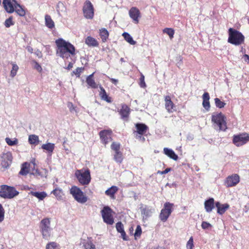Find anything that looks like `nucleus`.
Wrapping results in <instances>:
<instances>
[{
  "instance_id": "obj_1",
  "label": "nucleus",
  "mask_w": 249,
  "mask_h": 249,
  "mask_svg": "<svg viewBox=\"0 0 249 249\" xmlns=\"http://www.w3.org/2000/svg\"><path fill=\"white\" fill-rule=\"evenodd\" d=\"M57 45L56 54L63 58H68L71 54H75V48L71 44L66 41L62 38H59L55 41Z\"/></svg>"
},
{
  "instance_id": "obj_2",
  "label": "nucleus",
  "mask_w": 249,
  "mask_h": 249,
  "mask_svg": "<svg viewBox=\"0 0 249 249\" xmlns=\"http://www.w3.org/2000/svg\"><path fill=\"white\" fill-rule=\"evenodd\" d=\"M228 42L235 45H239L243 43L244 36L241 33L232 28L229 29Z\"/></svg>"
},
{
  "instance_id": "obj_3",
  "label": "nucleus",
  "mask_w": 249,
  "mask_h": 249,
  "mask_svg": "<svg viewBox=\"0 0 249 249\" xmlns=\"http://www.w3.org/2000/svg\"><path fill=\"white\" fill-rule=\"evenodd\" d=\"M75 176L80 184L88 185L91 180L90 172L89 169L77 170L75 171Z\"/></svg>"
},
{
  "instance_id": "obj_4",
  "label": "nucleus",
  "mask_w": 249,
  "mask_h": 249,
  "mask_svg": "<svg viewBox=\"0 0 249 249\" xmlns=\"http://www.w3.org/2000/svg\"><path fill=\"white\" fill-rule=\"evenodd\" d=\"M51 221L49 218L43 219L40 222V229L43 238L49 240L52 236V229L50 227Z\"/></svg>"
},
{
  "instance_id": "obj_5",
  "label": "nucleus",
  "mask_w": 249,
  "mask_h": 249,
  "mask_svg": "<svg viewBox=\"0 0 249 249\" xmlns=\"http://www.w3.org/2000/svg\"><path fill=\"white\" fill-rule=\"evenodd\" d=\"M226 119L222 113H219L213 115L212 121L214 123L215 128L217 126L219 131H225L227 129Z\"/></svg>"
},
{
  "instance_id": "obj_6",
  "label": "nucleus",
  "mask_w": 249,
  "mask_h": 249,
  "mask_svg": "<svg viewBox=\"0 0 249 249\" xmlns=\"http://www.w3.org/2000/svg\"><path fill=\"white\" fill-rule=\"evenodd\" d=\"M18 194L14 187L2 185L0 189V196L4 198L11 199Z\"/></svg>"
},
{
  "instance_id": "obj_7",
  "label": "nucleus",
  "mask_w": 249,
  "mask_h": 249,
  "mask_svg": "<svg viewBox=\"0 0 249 249\" xmlns=\"http://www.w3.org/2000/svg\"><path fill=\"white\" fill-rule=\"evenodd\" d=\"M70 193L78 202L83 204L88 200L87 196L83 191L76 186H72L70 189Z\"/></svg>"
},
{
  "instance_id": "obj_8",
  "label": "nucleus",
  "mask_w": 249,
  "mask_h": 249,
  "mask_svg": "<svg viewBox=\"0 0 249 249\" xmlns=\"http://www.w3.org/2000/svg\"><path fill=\"white\" fill-rule=\"evenodd\" d=\"M174 204L170 202L164 203L163 208L161 209L159 218L162 222H165L171 214L173 209Z\"/></svg>"
},
{
  "instance_id": "obj_9",
  "label": "nucleus",
  "mask_w": 249,
  "mask_h": 249,
  "mask_svg": "<svg viewBox=\"0 0 249 249\" xmlns=\"http://www.w3.org/2000/svg\"><path fill=\"white\" fill-rule=\"evenodd\" d=\"M13 160L12 154L10 152L0 154V166L4 169L9 168Z\"/></svg>"
},
{
  "instance_id": "obj_10",
  "label": "nucleus",
  "mask_w": 249,
  "mask_h": 249,
  "mask_svg": "<svg viewBox=\"0 0 249 249\" xmlns=\"http://www.w3.org/2000/svg\"><path fill=\"white\" fill-rule=\"evenodd\" d=\"M104 222L108 225H112L114 219L112 215V211L108 206H105L101 212Z\"/></svg>"
},
{
  "instance_id": "obj_11",
  "label": "nucleus",
  "mask_w": 249,
  "mask_h": 249,
  "mask_svg": "<svg viewBox=\"0 0 249 249\" xmlns=\"http://www.w3.org/2000/svg\"><path fill=\"white\" fill-rule=\"evenodd\" d=\"M84 16L87 19H92L94 16L93 5L89 0H86L83 7Z\"/></svg>"
},
{
  "instance_id": "obj_12",
  "label": "nucleus",
  "mask_w": 249,
  "mask_h": 249,
  "mask_svg": "<svg viewBox=\"0 0 249 249\" xmlns=\"http://www.w3.org/2000/svg\"><path fill=\"white\" fill-rule=\"evenodd\" d=\"M249 141V136L247 133H242L235 135L233 138V142L237 146L245 144Z\"/></svg>"
},
{
  "instance_id": "obj_13",
  "label": "nucleus",
  "mask_w": 249,
  "mask_h": 249,
  "mask_svg": "<svg viewBox=\"0 0 249 249\" xmlns=\"http://www.w3.org/2000/svg\"><path fill=\"white\" fill-rule=\"evenodd\" d=\"M240 181L239 176L237 174H234L227 178L225 185L227 187L235 186Z\"/></svg>"
},
{
  "instance_id": "obj_14",
  "label": "nucleus",
  "mask_w": 249,
  "mask_h": 249,
  "mask_svg": "<svg viewBox=\"0 0 249 249\" xmlns=\"http://www.w3.org/2000/svg\"><path fill=\"white\" fill-rule=\"evenodd\" d=\"M2 3L6 12L12 13L15 11V6L17 2L15 0H3Z\"/></svg>"
},
{
  "instance_id": "obj_15",
  "label": "nucleus",
  "mask_w": 249,
  "mask_h": 249,
  "mask_svg": "<svg viewBox=\"0 0 249 249\" xmlns=\"http://www.w3.org/2000/svg\"><path fill=\"white\" fill-rule=\"evenodd\" d=\"M111 133L112 131L109 130H104L100 131L99 133L100 138L105 144H107L112 140Z\"/></svg>"
},
{
  "instance_id": "obj_16",
  "label": "nucleus",
  "mask_w": 249,
  "mask_h": 249,
  "mask_svg": "<svg viewBox=\"0 0 249 249\" xmlns=\"http://www.w3.org/2000/svg\"><path fill=\"white\" fill-rule=\"evenodd\" d=\"M129 15L135 23L138 24L139 23L140 12L138 8L135 7H132L129 11Z\"/></svg>"
},
{
  "instance_id": "obj_17",
  "label": "nucleus",
  "mask_w": 249,
  "mask_h": 249,
  "mask_svg": "<svg viewBox=\"0 0 249 249\" xmlns=\"http://www.w3.org/2000/svg\"><path fill=\"white\" fill-rule=\"evenodd\" d=\"M164 101L165 107L168 112L172 113L175 110V106L169 96H165Z\"/></svg>"
},
{
  "instance_id": "obj_18",
  "label": "nucleus",
  "mask_w": 249,
  "mask_h": 249,
  "mask_svg": "<svg viewBox=\"0 0 249 249\" xmlns=\"http://www.w3.org/2000/svg\"><path fill=\"white\" fill-rule=\"evenodd\" d=\"M80 244L83 245L85 249H95V246L92 243L90 238L81 239Z\"/></svg>"
},
{
  "instance_id": "obj_19",
  "label": "nucleus",
  "mask_w": 249,
  "mask_h": 249,
  "mask_svg": "<svg viewBox=\"0 0 249 249\" xmlns=\"http://www.w3.org/2000/svg\"><path fill=\"white\" fill-rule=\"evenodd\" d=\"M203 107L207 111L209 110L210 108V104L209 102L210 96L208 92H205L202 95Z\"/></svg>"
},
{
  "instance_id": "obj_20",
  "label": "nucleus",
  "mask_w": 249,
  "mask_h": 249,
  "mask_svg": "<svg viewBox=\"0 0 249 249\" xmlns=\"http://www.w3.org/2000/svg\"><path fill=\"white\" fill-rule=\"evenodd\" d=\"M215 206L217 208V213L219 214H223L226 210L229 208V205L228 204H221L220 202H217L215 203Z\"/></svg>"
},
{
  "instance_id": "obj_21",
  "label": "nucleus",
  "mask_w": 249,
  "mask_h": 249,
  "mask_svg": "<svg viewBox=\"0 0 249 249\" xmlns=\"http://www.w3.org/2000/svg\"><path fill=\"white\" fill-rule=\"evenodd\" d=\"M116 228L118 232L121 234V236L124 240H127L126 233L124 229V225L121 222H118L116 224Z\"/></svg>"
},
{
  "instance_id": "obj_22",
  "label": "nucleus",
  "mask_w": 249,
  "mask_h": 249,
  "mask_svg": "<svg viewBox=\"0 0 249 249\" xmlns=\"http://www.w3.org/2000/svg\"><path fill=\"white\" fill-rule=\"evenodd\" d=\"M204 206L207 212L210 213L212 212L214 207V199L213 198H210L208 200H206L204 202Z\"/></svg>"
},
{
  "instance_id": "obj_23",
  "label": "nucleus",
  "mask_w": 249,
  "mask_h": 249,
  "mask_svg": "<svg viewBox=\"0 0 249 249\" xmlns=\"http://www.w3.org/2000/svg\"><path fill=\"white\" fill-rule=\"evenodd\" d=\"M130 108L126 105H123L120 111V114L121 115L122 119L124 120L127 119L129 115Z\"/></svg>"
},
{
  "instance_id": "obj_24",
  "label": "nucleus",
  "mask_w": 249,
  "mask_h": 249,
  "mask_svg": "<svg viewBox=\"0 0 249 249\" xmlns=\"http://www.w3.org/2000/svg\"><path fill=\"white\" fill-rule=\"evenodd\" d=\"M141 210L142 214L143 215V217L144 218H147L148 217L150 216L154 211V209L149 208L147 206L141 207Z\"/></svg>"
},
{
  "instance_id": "obj_25",
  "label": "nucleus",
  "mask_w": 249,
  "mask_h": 249,
  "mask_svg": "<svg viewBox=\"0 0 249 249\" xmlns=\"http://www.w3.org/2000/svg\"><path fill=\"white\" fill-rule=\"evenodd\" d=\"M94 72L92 73L90 75H89L86 79V82L89 85V86L93 89H97L98 87V85L95 82V80L93 78V75Z\"/></svg>"
},
{
  "instance_id": "obj_26",
  "label": "nucleus",
  "mask_w": 249,
  "mask_h": 249,
  "mask_svg": "<svg viewBox=\"0 0 249 249\" xmlns=\"http://www.w3.org/2000/svg\"><path fill=\"white\" fill-rule=\"evenodd\" d=\"M163 152L164 154L167 155L170 158L175 160H177L178 157L177 155L175 154L174 151L171 149L168 148H164L163 149Z\"/></svg>"
},
{
  "instance_id": "obj_27",
  "label": "nucleus",
  "mask_w": 249,
  "mask_h": 249,
  "mask_svg": "<svg viewBox=\"0 0 249 249\" xmlns=\"http://www.w3.org/2000/svg\"><path fill=\"white\" fill-rule=\"evenodd\" d=\"M30 163L27 162L23 163L22 164L21 169L19 173V174L25 176L30 173Z\"/></svg>"
},
{
  "instance_id": "obj_28",
  "label": "nucleus",
  "mask_w": 249,
  "mask_h": 249,
  "mask_svg": "<svg viewBox=\"0 0 249 249\" xmlns=\"http://www.w3.org/2000/svg\"><path fill=\"white\" fill-rule=\"evenodd\" d=\"M85 43L90 47H97L99 45L97 40L91 36H88L86 38Z\"/></svg>"
},
{
  "instance_id": "obj_29",
  "label": "nucleus",
  "mask_w": 249,
  "mask_h": 249,
  "mask_svg": "<svg viewBox=\"0 0 249 249\" xmlns=\"http://www.w3.org/2000/svg\"><path fill=\"white\" fill-rule=\"evenodd\" d=\"M54 147V144L50 142H48L46 144H43L41 146V148L46 150L49 153V154H50V155H51L52 153L53 152Z\"/></svg>"
},
{
  "instance_id": "obj_30",
  "label": "nucleus",
  "mask_w": 249,
  "mask_h": 249,
  "mask_svg": "<svg viewBox=\"0 0 249 249\" xmlns=\"http://www.w3.org/2000/svg\"><path fill=\"white\" fill-rule=\"evenodd\" d=\"M118 188L117 186H112L105 192L106 195L109 196L112 198H114V195L118 191Z\"/></svg>"
},
{
  "instance_id": "obj_31",
  "label": "nucleus",
  "mask_w": 249,
  "mask_h": 249,
  "mask_svg": "<svg viewBox=\"0 0 249 249\" xmlns=\"http://www.w3.org/2000/svg\"><path fill=\"white\" fill-rule=\"evenodd\" d=\"M136 127L137 130V132L140 135L143 134L146 132V130L148 129V127L145 124H136Z\"/></svg>"
},
{
  "instance_id": "obj_32",
  "label": "nucleus",
  "mask_w": 249,
  "mask_h": 249,
  "mask_svg": "<svg viewBox=\"0 0 249 249\" xmlns=\"http://www.w3.org/2000/svg\"><path fill=\"white\" fill-rule=\"evenodd\" d=\"M99 35L103 42H105L108 37L109 33L105 28H102L100 30Z\"/></svg>"
},
{
  "instance_id": "obj_33",
  "label": "nucleus",
  "mask_w": 249,
  "mask_h": 249,
  "mask_svg": "<svg viewBox=\"0 0 249 249\" xmlns=\"http://www.w3.org/2000/svg\"><path fill=\"white\" fill-rule=\"evenodd\" d=\"M30 194L37 197L39 200H42L47 196V194L44 192H31Z\"/></svg>"
},
{
  "instance_id": "obj_34",
  "label": "nucleus",
  "mask_w": 249,
  "mask_h": 249,
  "mask_svg": "<svg viewBox=\"0 0 249 249\" xmlns=\"http://www.w3.org/2000/svg\"><path fill=\"white\" fill-rule=\"evenodd\" d=\"M29 142L31 144L37 145L39 142L38 136L36 135H30L28 138Z\"/></svg>"
},
{
  "instance_id": "obj_35",
  "label": "nucleus",
  "mask_w": 249,
  "mask_h": 249,
  "mask_svg": "<svg viewBox=\"0 0 249 249\" xmlns=\"http://www.w3.org/2000/svg\"><path fill=\"white\" fill-rule=\"evenodd\" d=\"M56 10L59 15H61V13H65L66 12V8L62 2H58L56 5Z\"/></svg>"
},
{
  "instance_id": "obj_36",
  "label": "nucleus",
  "mask_w": 249,
  "mask_h": 249,
  "mask_svg": "<svg viewBox=\"0 0 249 249\" xmlns=\"http://www.w3.org/2000/svg\"><path fill=\"white\" fill-rule=\"evenodd\" d=\"M99 88L100 89V92L99 95L101 97L102 99L106 101L108 103L110 102L111 101L110 99L108 97V96L105 89L101 86H100Z\"/></svg>"
},
{
  "instance_id": "obj_37",
  "label": "nucleus",
  "mask_w": 249,
  "mask_h": 249,
  "mask_svg": "<svg viewBox=\"0 0 249 249\" xmlns=\"http://www.w3.org/2000/svg\"><path fill=\"white\" fill-rule=\"evenodd\" d=\"M15 11L19 16L23 17L25 15V10L18 3L15 6Z\"/></svg>"
},
{
  "instance_id": "obj_38",
  "label": "nucleus",
  "mask_w": 249,
  "mask_h": 249,
  "mask_svg": "<svg viewBox=\"0 0 249 249\" xmlns=\"http://www.w3.org/2000/svg\"><path fill=\"white\" fill-rule=\"evenodd\" d=\"M45 24L47 27L52 29L54 26V23L49 15H46L45 17Z\"/></svg>"
},
{
  "instance_id": "obj_39",
  "label": "nucleus",
  "mask_w": 249,
  "mask_h": 249,
  "mask_svg": "<svg viewBox=\"0 0 249 249\" xmlns=\"http://www.w3.org/2000/svg\"><path fill=\"white\" fill-rule=\"evenodd\" d=\"M122 36L124 37V39L130 44H136V42L133 39L132 36L128 33L124 32L122 34Z\"/></svg>"
},
{
  "instance_id": "obj_40",
  "label": "nucleus",
  "mask_w": 249,
  "mask_h": 249,
  "mask_svg": "<svg viewBox=\"0 0 249 249\" xmlns=\"http://www.w3.org/2000/svg\"><path fill=\"white\" fill-rule=\"evenodd\" d=\"M46 249H60V248L56 242H51L46 245Z\"/></svg>"
},
{
  "instance_id": "obj_41",
  "label": "nucleus",
  "mask_w": 249,
  "mask_h": 249,
  "mask_svg": "<svg viewBox=\"0 0 249 249\" xmlns=\"http://www.w3.org/2000/svg\"><path fill=\"white\" fill-rule=\"evenodd\" d=\"M114 159L116 162L118 163H121L123 160V156L122 153L120 151L115 152L114 155Z\"/></svg>"
},
{
  "instance_id": "obj_42",
  "label": "nucleus",
  "mask_w": 249,
  "mask_h": 249,
  "mask_svg": "<svg viewBox=\"0 0 249 249\" xmlns=\"http://www.w3.org/2000/svg\"><path fill=\"white\" fill-rule=\"evenodd\" d=\"M5 142L7 143V144L10 146L17 145L18 143V140L16 138H14V139L12 140L9 138H6Z\"/></svg>"
},
{
  "instance_id": "obj_43",
  "label": "nucleus",
  "mask_w": 249,
  "mask_h": 249,
  "mask_svg": "<svg viewBox=\"0 0 249 249\" xmlns=\"http://www.w3.org/2000/svg\"><path fill=\"white\" fill-rule=\"evenodd\" d=\"M214 102L216 107L219 108L224 107L226 105V103L220 101V100L218 98H216L214 99Z\"/></svg>"
},
{
  "instance_id": "obj_44",
  "label": "nucleus",
  "mask_w": 249,
  "mask_h": 249,
  "mask_svg": "<svg viewBox=\"0 0 249 249\" xmlns=\"http://www.w3.org/2000/svg\"><path fill=\"white\" fill-rule=\"evenodd\" d=\"M14 23L15 22L13 20V18L11 16L6 19L4 22V25L6 28H9L11 26L14 25Z\"/></svg>"
},
{
  "instance_id": "obj_45",
  "label": "nucleus",
  "mask_w": 249,
  "mask_h": 249,
  "mask_svg": "<svg viewBox=\"0 0 249 249\" xmlns=\"http://www.w3.org/2000/svg\"><path fill=\"white\" fill-rule=\"evenodd\" d=\"M12 66V69L11 71L10 75L11 77H14L17 74V72L18 70V67L16 64H13Z\"/></svg>"
},
{
  "instance_id": "obj_46",
  "label": "nucleus",
  "mask_w": 249,
  "mask_h": 249,
  "mask_svg": "<svg viewBox=\"0 0 249 249\" xmlns=\"http://www.w3.org/2000/svg\"><path fill=\"white\" fill-rule=\"evenodd\" d=\"M163 32L167 34L170 37V38H172L173 37L174 35V31L171 28H165L163 30Z\"/></svg>"
},
{
  "instance_id": "obj_47",
  "label": "nucleus",
  "mask_w": 249,
  "mask_h": 249,
  "mask_svg": "<svg viewBox=\"0 0 249 249\" xmlns=\"http://www.w3.org/2000/svg\"><path fill=\"white\" fill-rule=\"evenodd\" d=\"M111 148L115 151V152H119L120 148V144L118 142H113L111 145Z\"/></svg>"
},
{
  "instance_id": "obj_48",
  "label": "nucleus",
  "mask_w": 249,
  "mask_h": 249,
  "mask_svg": "<svg viewBox=\"0 0 249 249\" xmlns=\"http://www.w3.org/2000/svg\"><path fill=\"white\" fill-rule=\"evenodd\" d=\"M58 199H60L62 197V191L60 189H55L52 192Z\"/></svg>"
},
{
  "instance_id": "obj_49",
  "label": "nucleus",
  "mask_w": 249,
  "mask_h": 249,
  "mask_svg": "<svg viewBox=\"0 0 249 249\" xmlns=\"http://www.w3.org/2000/svg\"><path fill=\"white\" fill-rule=\"evenodd\" d=\"M194 247L193 238L191 237L186 244L187 249H193Z\"/></svg>"
},
{
  "instance_id": "obj_50",
  "label": "nucleus",
  "mask_w": 249,
  "mask_h": 249,
  "mask_svg": "<svg viewBox=\"0 0 249 249\" xmlns=\"http://www.w3.org/2000/svg\"><path fill=\"white\" fill-rule=\"evenodd\" d=\"M201 227L204 230H207L211 229L212 227V225L206 221H203L201 224Z\"/></svg>"
},
{
  "instance_id": "obj_51",
  "label": "nucleus",
  "mask_w": 249,
  "mask_h": 249,
  "mask_svg": "<svg viewBox=\"0 0 249 249\" xmlns=\"http://www.w3.org/2000/svg\"><path fill=\"white\" fill-rule=\"evenodd\" d=\"M4 216V210L1 204H0V222H2L3 220Z\"/></svg>"
},
{
  "instance_id": "obj_52",
  "label": "nucleus",
  "mask_w": 249,
  "mask_h": 249,
  "mask_svg": "<svg viewBox=\"0 0 249 249\" xmlns=\"http://www.w3.org/2000/svg\"><path fill=\"white\" fill-rule=\"evenodd\" d=\"M30 173L31 175H33L36 176H40V173L39 172V171L37 169H35V167L33 166V168L32 169V171L30 170Z\"/></svg>"
},
{
  "instance_id": "obj_53",
  "label": "nucleus",
  "mask_w": 249,
  "mask_h": 249,
  "mask_svg": "<svg viewBox=\"0 0 249 249\" xmlns=\"http://www.w3.org/2000/svg\"><path fill=\"white\" fill-rule=\"evenodd\" d=\"M142 233V229L140 225H138L137 226L135 232V237H139L141 235Z\"/></svg>"
},
{
  "instance_id": "obj_54",
  "label": "nucleus",
  "mask_w": 249,
  "mask_h": 249,
  "mask_svg": "<svg viewBox=\"0 0 249 249\" xmlns=\"http://www.w3.org/2000/svg\"><path fill=\"white\" fill-rule=\"evenodd\" d=\"M83 70V68H77L73 71V72L77 77H79L81 73L82 72Z\"/></svg>"
},
{
  "instance_id": "obj_55",
  "label": "nucleus",
  "mask_w": 249,
  "mask_h": 249,
  "mask_svg": "<svg viewBox=\"0 0 249 249\" xmlns=\"http://www.w3.org/2000/svg\"><path fill=\"white\" fill-rule=\"evenodd\" d=\"M140 85L142 88H144L146 86V84L144 82V77L143 74H142L140 77Z\"/></svg>"
},
{
  "instance_id": "obj_56",
  "label": "nucleus",
  "mask_w": 249,
  "mask_h": 249,
  "mask_svg": "<svg viewBox=\"0 0 249 249\" xmlns=\"http://www.w3.org/2000/svg\"><path fill=\"white\" fill-rule=\"evenodd\" d=\"M67 106L68 107H69V109H70V111L71 112H73V111H75V107L74 106H73V105L72 104V103L71 102H69L68 103V105H67Z\"/></svg>"
},
{
  "instance_id": "obj_57",
  "label": "nucleus",
  "mask_w": 249,
  "mask_h": 249,
  "mask_svg": "<svg viewBox=\"0 0 249 249\" xmlns=\"http://www.w3.org/2000/svg\"><path fill=\"white\" fill-rule=\"evenodd\" d=\"M35 69H36L37 71L40 72L42 70L41 66L36 61H35Z\"/></svg>"
},
{
  "instance_id": "obj_58",
  "label": "nucleus",
  "mask_w": 249,
  "mask_h": 249,
  "mask_svg": "<svg viewBox=\"0 0 249 249\" xmlns=\"http://www.w3.org/2000/svg\"><path fill=\"white\" fill-rule=\"evenodd\" d=\"M35 54L39 58H41L42 57L41 52L38 49L35 52Z\"/></svg>"
},
{
  "instance_id": "obj_59",
  "label": "nucleus",
  "mask_w": 249,
  "mask_h": 249,
  "mask_svg": "<svg viewBox=\"0 0 249 249\" xmlns=\"http://www.w3.org/2000/svg\"><path fill=\"white\" fill-rule=\"evenodd\" d=\"M244 60L245 62L249 63V55L248 54H244L243 56Z\"/></svg>"
},
{
  "instance_id": "obj_60",
  "label": "nucleus",
  "mask_w": 249,
  "mask_h": 249,
  "mask_svg": "<svg viewBox=\"0 0 249 249\" xmlns=\"http://www.w3.org/2000/svg\"><path fill=\"white\" fill-rule=\"evenodd\" d=\"M110 81L114 84L115 85H117L118 82V80L117 79H114V78H109Z\"/></svg>"
},
{
  "instance_id": "obj_61",
  "label": "nucleus",
  "mask_w": 249,
  "mask_h": 249,
  "mask_svg": "<svg viewBox=\"0 0 249 249\" xmlns=\"http://www.w3.org/2000/svg\"><path fill=\"white\" fill-rule=\"evenodd\" d=\"M171 171V168H166L165 170H164V171H162L161 172V174H167L168 173L169 171Z\"/></svg>"
},
{
  "instance_id": "obj_62",
  "label": "nucleus",
  "mask_w": 249,
  "mask_h": 249,
  "mask_svg": "<svg viewBox=\"0 0 249 249\" xmlns=\"http://www.w3.org/2000/svg\"><path fill=\"white\" fill-rule=\"evenodd\" d=\"M26 49L30 53H33V48L32 47H31V46H27Z\"/></svg>"
},
{
  "instance_id": "obj_63",
  "label": "nucleus",
  "mask_w": 249,
  "mask_h": 249,
  "mask_svg": "<svg viewBox=\"0 0 249 249\" xmlns=\"http://www.w3.org/2000/svg\"><path fill=\"white\" fill-rule=\"evenodd\" d=\"M73 67V64L72 63H70L68 66V67H67V69L68 70H70Z\"/></svg>"
},
{
  "instance_id": "obj_64",
  "label": "nucleus",
  "mask_w": 249,
  "mask_h": 249,
  "mask_svg": "<svg viewBox=\"0 0 249 249\" xmlns=\"http://www.w3.org/2000/svg\"><path fill=\"white\" fill-rule=\"evenodd\" d=\"M142 135H140L138 137L140 139V140H141L142 142H144L145 141V138Z\"/></svg>"
}]
</instances>
